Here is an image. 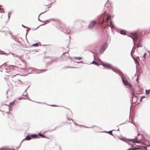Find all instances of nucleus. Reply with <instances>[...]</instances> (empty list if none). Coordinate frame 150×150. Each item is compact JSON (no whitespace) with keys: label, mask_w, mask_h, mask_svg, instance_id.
<instances>
[{"label":"nucleus","mask_w":150,"mask_h":150,"mask_svg":"<svg viewBox=\"0 0 150 150\" xmlns=\"http://www.w3.org/2000/svg\"><path fill=\"white\" fill-rule=\"evenodd\" d=\"M145 98V96H142L141 97V99H140V101L142 102V99H143L144 98Z\"/></svg>","instance_id":"nucleus-22"},{"label":"nucleus","mask_w":150,"mask_h":150,"mask_svg":"<svg viewBox=\"0 0 150 150\" xmlns=\"http://www.w3.org/2000/svg\"><path fill=\"white\" fill-rule=\"evenodd\" d=\"M76 58V59H78L79 60H81L82 59L81 57H76V58Z\"/></svg>","instance_id":"nucleus-26"},{"label":"nucleus","mask_w":150,"mask_h":150,"mask_svg":"<svg viewBox=\"0 0 150 150\" xmlns=\"http://www.w3.org/2000/svg\"><path fill=\"white\" fill-rule=\"evenodd\" d=\"M104 66H105L107 68H109L111 67V65L110 64H105L103 65Z\"/></svg>","instance_id":"nucleus-14"},{"label":"nucleus","mask_w":150,"mask_h":150,"mask_svg":"<svg viewBox=\"0 0 150 150\" xmlns=\"http://www.w3.org/2000/svg\"><path fill=\"white\" fill-rule=\"evenodd\" d=\"M104 19L103 18V19L102 21L100 22L98 24H100V25H101V24H103L104 23Z\"/></svg>","instance_id":"nucleus-16"},{"label":"nucleus","mask_w":150,"mask_h":150,"mask_svg":"<svg viewBox=\"0 0 150 150\" xmlns=\"http://www.w3.org/2000/svg\"><path fill=\"white\" fill-rule=\"evenodd\" d=\"M33 46H38V43H36V44H34L33 45Z\"/></svg>","instance_id":"nucleus-25"},{"label":"nucleus","mask_w":150,"mask_h":150,"mask_svg":"<svg viewBox=\"0 0 150 150\" xmlns=\"http://www.w3.org/2000/svg\"><path fill=\"white\" fill-rule=\"evenodd\" d=\"M105 45H102L100 48V52H103L105 49Z\"/></svg>","instance_id":"nucleus-7"},{"label":"nucleus","mask_w":150,"mask_h":150,"mask_svg":"<svg viewBox=\"0 0 150 150\" xmlns=\"http://www.w3.org/2000/svg\"><path fill=\"white\" fill-rule=\"evenodd\" d=\"M149 91H150V89L149 90H146V94H149Z\"/></svg>","instance_id":"nucleus-19"},{"label":"nucleus","mask_w":150,"mask_h":150,"mask_svg":"<svg viewBox=\"0 0 150 150\" xmlns=\"http://www.w3.org/2000/svg\"><path fill=\"white\" fill-rule=\"evenodd\" d=\"M72 119L70 118H68L66 120V121L65 122V123L67 125H69L72 122Z\"/></svg>","instance_id":"nucleus-4"},{"label":"nucleus","mask_w":150,"mask_h":150,"mask_svg":"<svg viewBox=\"0 0 150 150\" xmlns=\"http://www.w3.org/2000/svg\"><path fill=\"white\" fill-rule=\"evenodd\" d=\"M131 35L134 41L135 40H136L138 37V35L136 33H132L131 34Z\"/></svg>","instance_id":"nucleus-2"},{"label":"nucleus","mask_w":150,"mask_h":150,"mask_svg":"<svg viewBox=\"0 0 150 150\" xmlns=\"http://www.w3.org/2000/svg\"><path fill=\"white\" fill-rule=\"evenodd\" d=\"M114 71L116 72H118V71L117 70H115Z\"/></svg>","instance_id":"nucleus-28"},{"label":"nucleus","mask_w":150,"mask_h":150,"mask_svg":"<svg viewBox=\"0 0 150 150\" xmlns=\"http://www.w3.org/2000/svg\"><path fill=\"white\" fill-rule=\"evenodd\" d=\"M149 93H150V91H149Z\"/></svg>","instance_id":"nucleus-31"},{"label":"nucleus","mask_w":150,"mask_h":150,"mask_svg":"<svg viewBox=\"0 0 150 150\" xmlns=\"http://www.w3.org/2000/svg\"><path fill=\"white\" fill-rule=\"evenodd\" d=\"M10 104L11 105H13L15 104V102L13 101L12 102L10 103Z\"/></svg>","instance_id":"nucleus-21"},{"label":"nucleus","mask_w":150,"mask_h":150,"mask_svg":"<svg viewBox=\"0 0 150 150\" xmlns=\"http://www.w3.org/2000/svg\"><path fill=\"white\" fill-rule=\"evenodd\" d=\"M31 138L32 139L36 138H39V137H38V136L35 134H33L30 135Z\"/></svg>","instance_id":"nucleus-9"},{"label":"nucleus","mask_w":150,"mask_h":150,"mask_svg":"<svg viewBox=\"0 0 150 150\" xmlns=\"http://www.w3.org/2000/svg\"><path fill=\"white\" fill-rule=\"evenodd\" d=\"M142 40L141 39H140L139 41V42H138L137 45L136 46V48H138L139 47H142Z\"/></svg>","instance_id":"nucleus-6"},{"label":"nucleus","mask_w":150,"mask_h":150,"mask_svg":"<svg viewBox=\"0 0 150 150\" xmlns=\"http://www.w3.org/2000/svg\"><path fill=\"white\" fill-rule=\"evenodd\" d=\"M120 33L121 34L125 35H126V32L125 30H122L120 31Z\"/></svg>","instance_id":"nucleus-13"},{"label":"nucleus","mask_w":150,"mask_h":150,"mask_svg":"<svg viewBox=\"0 0 150 150\" xmlns=\"http://www.w3.org/2000/svg\"><path fill=\"white\" fill-rule=\"evenodd\" d=\"M122 81L124 83V84L126 86H128L130 88H131L132 87V86L131 84L129 83L128 81L125 80L123 78H122Z\"/></svg>","instance_id":"nucleus-3"},{"label":"nucleus","mask_w":150,"mask_h":150,"mask_svg":"<svg viewBox=\"0 0 150 150\" xmlns=\"http://www.w3.org/2000/svg\"><path fill=\"white\" fill-rule=\"evenodd\" d=\"M141 149V148H134L132 149V150H136V149Z\"/></svg>","instance_id":"nucleus-23"},{"label":"nucleus","mask_w":150,"mask_h":150,"mask_svg":"<svg viewBox=\"0 0 150 150\" xmlns=\"http://www.w3.org/2000/svg\"><path fill=\"white\" fill-rule=\"evenodd\" d=\"M8 150L7 149V148H2L1 149V150Z\"/></svg>","instance_id":"nucleus-24"},{"label":"nucleus","mask_w":150,"mask_h":150,"mask_svg":"<svg viewBox=\"0 0 150 150\" xmlns=\"http://www.w3.org/2000/svg\"><path fill=\"white\" fill-rule=\"evenodd\" d=\"M91 63L98 66L99 65V64L96 61H93Z\"/></svg>","instance_id":"nucleus-15"},{"label":"nucleus","mask_w":150,"mask_h":150,"mask_svg":"<svg viewBox=\"0 0 150 150\" xmlns=\"http://www.w3.org/2000/svg\"><path fill=\"white\" fill-rule=\"evenodd\" d=\"M68 51H69V50L68 51V52H66L65 53H63L62 55V57L63 58H64L65 54H66V56H67V57H69V53H68Z\"/></svg>","instance_id":"nucleus-11"},{"label":"nucleus","mask_w":150,"mask_h":150,"mask_svg":"<svg viewBox=\"0 0 150 150\" xmlns=\"http://www.w3.org/2000/svg\"><path fill=\"white\" fill-rule=\"evenodd\" d=\"M110 26L111 27V28H113L114 27V25H113L112 22L111 21H110Z\"/></svg>","instance_id":"nucleus-17"},{"label":"nucleus","mask_w":150,"mask_h":150,"mask_svg":"<svg viewBox=\"0 0 150 150\" xmlns=\"http://www.w3.org/2000/svg\"><path fill=\"white\" fill-rule=\"evenodd\" d=\"M2 107L3 108L2 111L8 114L7 119L8 120H12L13 118V117L11 113H9L10 107L8 106L4 105L2 106Z\"/></svg>","instance_id":"nucleus-1"},{"label":"nucleus","mask_w":150,"mask_h":150,"mask_svg":"<svg viewBox=\"0 0 150 150\" xmlns=\"http://www.w3.org/2000/svg\"><path fill=\"white\" fill-rule=\"evenodd\" d=\"M131 93H132V96L133 98L134 97H135V94H134V92L133 91H132L131 92Z\"/></svg>","instance_id":"nucleus-18"},{"label":"nucleus","mask_w":150,"mask_h":150,"mask_svg":"<svg viewBox=\"0 0 150 150\" xmlns=\"http://www.w3.org/2000/svg\"><path fill=\"white\" fill-rule=\"evenodd\" d=\"M96 23V22L95 21H93L91 22L88 25V27L89 28H91L92 27H94L95 24Z\"/></svg>","instance_id":"nucleus-5"},{"label":"nucleus","mask_w":150,"mask_h":150,"mask_svg":"<svg viewBox=\"0 0 150 150\" xmlns=\"http://www.w3.org/2000/svg\"><path fill=\"white\" fill-rule=\"evenodd\" d=\"M109 134L111 135L112 134V131H110L109 132Z\"/></svg>","instance_id":"nucleus-27"},{"label":"nucleus","mask_w":150,"mask_h":150,"mask_svg":"<svg viewBox=\"0 0 150 150\" xmlns=\"http://www.w3.org/2000/svg\"><path fill=\"white\" fill-rule=\"evenodd\" d=\"M31 139V137L30 136L28 135L24 139V140H29Z\"/></svg>","instance_id":"nucleus-12"},{"label":"nucleus","mask_w":150,"mask_h":150,"mask_svg":"<svg viewBox=\"0 0 150 150\" xmlns=\"http://www.w3.org/2000/svg\"><path fill=\"white\" fill-rule=\"evenodd\" d=\"M132 150V149H128L127 150Z\"/></svg>","instance_id":"nucleus-29"},{"label":"nucleus","mask_w":150,"mask_h":150,"mask_svg":"<svg viewBox=\"0 0 150 150\" xmlns=\"http://www.w3.org/2000/svg\"><path fill=\"white\" fill-rule=\"evenodd\" d=\"M137 139V137H136L134 139H131L130 141H131L133 143H139L140 142L139 141H138Z\"/></svg>","instance_id":"nucleus-8"},{"label":"nucleus","mask_w":150,"mask_h":150,"mask_svg":"<svg viewBox=\"0 0 150 150\" xmlns=\"http://www.w3.org/2000/svg\"><path fill=\"white\" fill-rule=\"evenodd\" d=\"M17 83V82L16 81V82H15V83Z\"/></svg>","instance_id":"nucleus-30"},{"label":"nucleus","mask_w":150,"mask_h":150,"mask_svg":"<svg viewBox=\"0 0 150 150\" xmlns=\"http://www.w3.org/2000/svg\"><path fill=\"white\" fill-rule=\"evenodd\" d=\"M111 18V16L110 15H108L106 18L105 20V21L107 23H108V21Z\"/></svg>","instance_id":"nucleus-10"},{"label":"nucleus","mask_w":150,"mask_h":150,"mask_svg":"<svg viewBox=\"0 0 150 150\" xmlns=\"http://www.w3.org/2000/svg\"><path fill=\"white\" fill-rule=\"evenodd\" d=\"M39 135L41 136L42 137L45 138V136L41 134H39Z\"/></svg>","instance_id":"nucleus-20"}]
</instances>
